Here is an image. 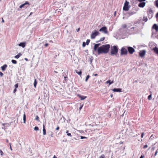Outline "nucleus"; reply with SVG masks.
<instances>
[{"label": "nucleus", "mask_w": 158, "mask_h": 158, "mask_svg": "<svg viewBox=\"0 0 158 158\" xmlns=\"http://www.w3.org/2000/svg\"><path fill=\"white\" fill-rule=\"evenodd\" d=\"M110 48V45L109 44L102 45L98 49V55L101 54L107 53Z\"/></svg>", "instance_id": "f257e3e1"}, {"label": "nucleus", "mask_w": 158, "mask_h": 158, "mask_svg": "<svg viewBox=\"0 0 158 158\" xmlns=\"http://www.w3.org/2000/svg\"><path fill=\"white\" fill-rule=\"evenodd\" d=\"M118 48L116 46L111 47L110 49V53L111 55H116L118 53Z\"/></svg>", "instance_id": "f03ea898"}, {"label": "nucleus", "mask_w": 158, "mask_h": 158, "mask_svg": "<svg viewBox=\"0 0 158 158\" xmlns=\"http://www.w3.org/2000/svg\"><path fill=\"white\" fill-rule=\"evenodd\" d=\"M100 45V44H95L94 48L93 49L92 52L93 54L97 56L96 54V51L98 50V49L99 47V46Z\"/></svg>", "instance_id": "7ed1b4c3"}, {"label": "nucleus", "mask_w": 158, "mask_h": 158, "mask_svg": "<svg viewBox=\"0 0 158 158\" xmlns=\"http://www.w3.org/2000/svg\"><path fill=\"white\" fill-rule=\"evenodd\" d=\"M129 2L127 1H126L124 3V6L123 7V10L127 11L129 10V7H128Z\"/></svg>", "instance_id": "20e7f679"}, {"label": "nucleus", "mask_w": 158, "mask_h": 158, "mask_svg": "<svg viewBox=\"0 0 158 158\" xmlns=\"http://www.w3.org/2000/svg\"><path fill=\"white\" fill-rule=\"evenodd\" d=\"M99 34V33L97 31H95L92 33L91 35V39H94L95 38V37L98 35Z\"/></svg>", "instance_id": "39448f33"}, {"label": "nucleus", "mask_w": 158, "mask_h": 158, "mask_svg": "<svg viewBox=\"0 0 158 158\" xmlns=\"http://www.w3.org/2000/svg\"><path fill=\"white\" fill-rule=\"evenodd\" d=\"M121 55H126L127 53V49L124 47H122L121 49Z\"/></svg>", "instance_id": "423d86ee"}, {"label": "nucleus", "mask_w": 158, "mask_h": 158, "mask_svg": "<svg viewBox=\"0 0 158 158\" xmlns=\"http://www.w3.org/2000/svg\"><path fill=\"white\" fill-rule=\"evenodd\" d=\"M148 14L149 16L150 17V18H152L153 14V11L151 9H148Z\"/></svg>", "instance_id": "0eeeda50"}, {"label": "nucleus", "mask_w": 158, "mask_h": 158, "mask_svg": "<svg viewBox=\"0 0 158 158\" xmlns=\"http://www.w3.org/2000/svg\"><path fill=\"white\" fill-rule=\"evenodd\" d=\"M128 51L130 54H133L135 52V49L132 47H127Z\"/></svg>", "instance_id": "6e6552de"}, {"label": "nucleus", "mask_w": 158, "mask_h": 158, "mask_svg": "<svg viewBox=\"0 0 158 158\" xmlns=\"http://www.w3.org/2000/svg\"><path fill=\"white\" fill-rule=\"evenodd\" d=\"M99 31H102L105 33H107V28L105 26L103 27L100 28L99 29Z\"/></svg>", "instance_id": "1a4fd4ad"}, {"label": "nucleus", "mask_w": 158, "mask_h": 158, "mask_svg": "<svg viewBox=\"0 0 158 158\" xmlns=\"http://www.w3.org/2000/svg\"><path fill=\"white\" fill-rule=\"evenodd\" d=\"M29 5V3L27 2H26L24 3L21 5L19 6V8H22L23 7L24 8H26L27 7V5Z\"/></svg>", "instance_id": "9d476101"}, {"label": "nucleus", "mask_w": 158, "mask_h": 158, "mask_svg": "<svg viewBox=\"0 0 158 158\" xmlns=\"http://www.w3.org/2000/svg\"><path fill=\"white\" fill-rule=\"evenodd\" d=\"M146 51L145 50H143L139 52V55L141 57H143L145 55Z\"/></svg>", "instance_id": "9b49d317"}, {"label": "nucleus", "mask_w": 158, "mask_h": 158, "mask_svg": "<svg viewBox=\"0 0 158 158\" xmlns=\"http://www.w3.org/2000/svg\"><path fill=\"white\" fill-rule=\"evenodd\" d=\"M152 29H155L156 32L158 31V26L156 24H153L152 27Z\"/></svg>", "instance_id": "f8f14e48"}, {"label": "nucleus", "mask_w": 158, "mask_h": 158, "mask_svg": "<svg viewBox=\"0 0 158 158\" xmlns=\"http://www.w3.org/2000/svg\"><path fill=\"white\" fill-rule=\"evenodd\" d=\"M146 4L145 2H142L140 3L138 5L139 7L143 8L144 7Z\"/></svg>", "instance_id": "ddd939ff"}, {"label": "nucleus", "mask_w": 158, "mask_h": 158, "mask_svg": "<svg viewBox=\"0 0 158 158\" xmlns=\"http://www.w3.org/2000/svg\"><path fill=\"white\" fill-rule=\"evenodd\" d=\"M26 42H21L19 44V46L22 47L23 48H24L26 46Z\"/></svg>", "instance_id": "4468645a"}, {"label": "nucleus", "mask_w": 158, "mask_h": 158, "mask_svg": "<svg viewBox=\"0 0 158 158\" xmlns=\"http://www.w3.org/2000/svg\"><path fill=\"white\" fill-rule=\"evenodd\" d=\"M113 91L114 92H121V89L120 88H114L113 89Z\"/></svg>", "instance_id": "2eb2a0df"}, {"label": "nucleus", "mask_w": 158, "mask_h": 158, "mask_svg": "<svg viewBox=\"0 0 158 158\" xmlns=\"http://www.w3.org/2000/svg\"><path fill=\"white\" fill-rule=\"evenodd\" d=\"M77 96L78 97L80 98L81 100H84L87 98L86 96H82L81 95L79 94H77Z\"/></svg>", "instance_id": "dca6fc26"}, {"label": "nucleus", "mask_w": 158, "mask_h": 158, "mask_svg": "<svg viewBox=\"0 0 158 158\" xmlns=\"http://www.w3.org/2000/svg\"><path fill=\"white\" fill-rule=\"evenodd\" d=\"M153 49L155 52L158 55V48L156 47H155L153 48Z\"/></svg>", "instance_id": "f3484780"}, {"label": "nucleus", "mask_w": 158, "mask_h": 158, "mask_svg": "<svg viewBox=\"0 0 158 158\" xmlns=\"http://www.w3.org/2000/svg\"><path fill=\"white\" fill-rule=\"evenodd\" d=\"M7 67V65L6 64H4L3 66L1 67L2 70V71H5L6 70V68Z\"/></svg>", "instance_id": "a211bd4d"}, {"label": "nucleus", "mask_w": 158, "mask_h": 158, "mask_svg": "<svg viewBox=\"0 0 158 158\" xmlns=\"http://www.w3.org/2000/svg\"><path fill=\"white\" fill-rule=\"evenodd\" d=\"M22 55V54L21 53H19L17 55L15 56L14 57L16 59H18Z\"/></svg>", "instance_id": "6ab92c4d"}, {"label": "nucleus", "mask_w": 158, "mask_h": 158, "mask_svg": "<svg viewBox=\"0 0 158 158\" xmlns=\"http://www.w3.org/2000/svg\"><path fill=\"white\" fill-rule=\"evenodd\" d=\"M114 83V81H110V80H109L107 81L106 83V84L109 83V85H110L111 84H112L113 83Z\"/></svg>", "instance_id": "aec40b11"}, {"label": "nucleus", "mask_w": 158, "mask_h": 158, "mask_svg": "<svg viewBox=\"0 0 158 158\" xmlns=\"http://www.w3.org/2000/svg\"><path fill=\"white\" fill-rule=\"evenodd\" d=\"M43 134L44 135H45L46 134V131L44 128V125L43 127Z\"/></svg>", "instance_id": "412c9836"}, {"label": "nucleus", "mask_w": 158, "mask_h": 158, "mask_svg": "<svg viewBox=\"0 0 158 158\" xmlns=\"http://www.w3.org/2000/svg\"><path fill=\"white\" fill-rule=\"evenodd\" d=\"M2 125H3V126H4L5 127H8L10 126V125L8 123L2 124Z\"/></svg>", "instance_id": "4be33fe9"}, {"label": "nucleus", "mask_w": 158, "mask_h": 158, "mask_svg": "<svg viewBox=\"0 0 158 158\" xmlns=\"http://www.w3.org/2000/svg\"><path fill=\"white\" fill-rule=\"evenodd\" d=\"M24 113H25L24 112ZM26 116L25 113H24L23 116V123H25L26 122Z\"/></svg>", "instance_id": "5701e85b"}, {"label": "nucleus", "mask_w": 158, "mask_h": 158, "mask_svg": "<svg viewBox=\"0 0 158 158\" xmlns=\"http://www.w3.org/2000/svg\"><path fill=\"white\" fill-rule=\"evenodd\" d=\"M37 84V82L36 81V79H35L34 84V85L35 88H36Z\"/></svg>", "instance_id": "b1692460"}, {"label": "nucleus", "mask_w": 158, "mask_h": 158, "mask_svg": "<svg viewBox=\"0 0 158 158\" xmlns=\"http://www.w3.org/2000/svg\"><path fill=\"white\" fill-rule=\"evenodd\" d=\"M155 3L156 7L158 8V0H156L155 2Z\"/></svg>", "instance_id": "393cba45"}, {"label": "nucleus", "mask_w": 158, "mask_h": 158, "mask_svg": "<svg viewBox=\"0 0 158 158\" xmlns=\"http://www.w3.org/2000/svg\"><path fill=\"white\" fill-rule=\"evenodd\" d=\"M143 20L145 22H147L148 21V19L147 17L144 16L143 19Z\"/></svg>", "instance_id": "a878e982"}, {"label": "nucleus", "mask_w": 158, "mask_h": 158, "mask_svg": "<svg viewBox=\"0 0 158 158\" xmlns=\"http://www.w3.org/2000/svg\"><path fill=\"white\" fill-rule=\"evenodd\" d=\"M11 62L12 63H13L14 64H16L17 63V61L16 60H11Z\"/></svg>", "instance_id": "bb28decb"}, {"label": "nucleus", "mask_w": 158, "mask_h": 158, "mask_svg": "<svg viewBox=\"0 0 158 158\" xmlns=\"http://www.w3.org/2000/svg\"><path fill=\"white\" fill-rule=\"evenodd\" d=\"M76 73L80 75H81V74L82 73V72L81 71H80L79 72H78L77 71H76Z\"/></svg>", "instance_id": "cd10ccee"}, {"label": "nucleus", "mask_w": 158, "mask_h": 158, "mask_svg": "<svg viewBox=\"0 0 158 158\" xmlns=\"http://www.w3.org/2000/svg\"><path fill=\"white\" fill-rule=\"evenodd\" d=\"M66 133H67V135L68 136H70V137H72V135H71V133H69V131H66Z\"/></svg>", "instance_id": "c85d7f7f"}, {"label": "nucleus", "mask_w": 158, "mask_h": 158, "mask_svg": "<svg viewBox=\"0 0 158 158\" xmlns=\"http://www.w3.org/2000/svg\"><path fill=\"white\" fill-rule=\"evenodd\" d=\"M105 38L104 37L101 38L99 40L98 42H101L104 40L105 39Z\"/></svg>", "instance_id": "c756f323"}, {"label": "nucleus", "mask_w": 158, "mask_h": 158, "mask_svg": "<svg viewBox=\"0 0 158 158\" xmlns=\"http://www.w3.org/2000/svg\"><path fill=\"white\" fill-rule=\"evenodd\" d=\"M90 41V40H89V39L87 40H86V44L87 45H88Z\"/></svg>", "instance_id": "7c9ffc66"}, {"label": "nucleus", "mask_w": 158, "mask_h": 158, "mask_svg": "<svg viewBox=\"0 0 158 158\" xmlns=\"http://www.w3.org/2000/svg\"><path fill=\"white\" fill-rule=\"evenodd\" d=\"M90 77V76L89 75H87V76H86V79L85 80V81L86 82H87L88 80V79Z\"/></svg>", "instance_id": "2f4dec72"}, {"label": "nucleus", "mask_w": 158, "mask_h": 158, "mask_svg": "<svg viewBox=\"0 0 158 158\" xmlns=\"http://www.w3.org/2000/svg\"><path fill=\"white\" fill-rule=\"evenodd\" d=\"M99 158H105V156L104 154H102Z\"/></svg>", "instance_id": "473e14b6"}, {"label": "nucleus", "mask_w": 158, "mask_h": 158, "mask_svg": "<svg viewBox=\"0 0 158 158\" xmlns=\"http://www.w3.org/2000/svg\"><path fill=\"white\" fill-rule=\"evenodd\" d=\"M148 99L149 100H150L152 99V95L150 94L149 95L148 97Z\"/></svg>", "instance_id": "72a5a7b5"}, {"label": "nucleus", "mask_w": 158, "mask_h": 158, "mask_svg": "<svg viewBox=\"0 0 158 158\" xmlns=\"http://www.w3.org/2000/svg\"><path fill=\"white\" fill-rule=\"evenodd\" d=\"M4 154L3 152L1 150H0V155L2 156Z\"/></svg>", "instance_id": "f704fd0d"}, {"label": "nucleus", "mask_w": 158, "mask_h": 158, "mask_svg": "<svg viewBox=\"0 0 158 158\" xmlns=\"http://www.w3.org/2000/svg\"><path fill=\"white\" fill-rule=\"evenodd\" d=\"M127 27V26L126 24H123L122 25V27L124 28H126V27Z\"/></svg>", "instance_id": "c9c22d12"}, {"label": "nucleus", "mask_w": 158, "mask_h": 158, "mask_svg": "<svg viewBox=\"0 0 158 158\" xmlns=\"http://www.w3.org/2000/svg\"><path fill=\"white\" fill-rule=\"evenodd\" d=\"M34 130H35V131H38V130H39V128H38V127H34Z\"/></svg>", "instance_id": "e433bc0d"}, {"label": "nucleus", "mask_w": 158, "mask_h": 158, "mask_svg": "<svg viewBox=\"0 0 158 158\" xmlns=\"http://www.w3.org/2000/svg\"><path fill=\"white\" fill-rule=\"evenodd\" d=\"M80 137H81V139H87V138L86 137H85V136H81Z\"/></svg>", "instance_id": "4c0bfd02"}, {"label": "nucleus", "mask_w": 158, "mask_h": 158, "mask_svg": "<svg viewBox=\"0 0 158 158\" xmlns=\"http://www.w3.org/2000/svg\"><path fill=\"white\" fill-rule=\"evenodd\" d=\"M86 44L85 42H83V44H82V46L83 47H85V46Z\"/></svg>", "instance_id": "58836bf2"}, {"label": "nucleus", "mask_w": 158, "mask_h": 158, "mask_svg": "<svg viewBox=\"0 0 158 158\" xmlns=\"http://www.w3.org/2000/svg\"><path fill=\"white\" fill-rule=\"evenodd\" d=\"M39 117H38V116H36L35 118V120H37V121H39Z\"/></svg>", "instance_id": "ea45409f"}, {"label": "nucleus", "mask_w": 158, "mask_h": 158, "mask_svg": "<svg viewBox=\"0 0 158 158\" xmlns=\"http://www.w3.org/2000/svg\"><path fill=\"white\" fill-rule=\"evenodd\" d=\"M148 147V145L147 144H146L144 146L143 148L144 149H145V148H147Z\"/></svg>", "instance_id": "a19ab883"}, {"label": "nucleus", "mask_w": 158, "mask_h": 158, "mask_svg": "<svg viewBox=\"0 0 158 158\" xmlns=\"http://www.w3.org/2000/svg\"><path fill=\"white\" fill-rule=\"evenodd\" d=\"M15 88H17L18 87V83H17L15 85Z\"/></svg>", "instance_id": "79ce46f5"}, {"label": "nucleus", "mask_w": 158, "mask_h": 158, "mask_svg": "<svg viewBox=\"0 0 158 158\" xmlns=\"http://www.w3.org/2000/svg\"><path fill=\"white\" fill-rule=\"evenodd\" d=\"M3 73H2L1 72H0V76L1 77H2L3 76Z\"/></svg>", "instance_id": "37998d69"}, {"label": "nucleus", "mask_w": 158, "mask_h": 158, "mask_svg": "<svg viewBox=\"0 0 158 158\" xmlns=\"http://www.w3.org/2000/svg\"><path fill=\"white\" fill-rule=\"evenodd\" d=\"M93 60V59H92V58H91L90 59V64H91L92 63V60Z\"/></svg>", "instance_id": "c03bdc74"}, {"label": "nucleus", "mask_w": 158, "mask_h": 158, "mask_svg": "<svg viewBox=\"0 0 158 158\" xmlns=\"http://www.w3.org/2000/svg\"><path fill=\"white\" fill-rule=\"evenodd\" d=\"M17 91L16 88H15L13 92L14 93H15Z\"/></svg>", "instance_id": "a18cd8bd"}, {"label": "nucleus", "mask_w": 158, "mask_h": 158, "mask_svg": "<svg viewBox=\"0 0 158 158\" xmlns=\"http://www.w3.org/2000/svg\"><path fill=\"white\" fill-rule=\"evenodd\" d=\"M144 135V133L143 132L141 135V138H143Z\"/></svg>", "instance_id": "49530a36"}, {"label": "nucleus", "mask_w": 158, "mask_h": 158, "mask_svg": "<svg viewBox=\"0 0 158 158\" xmlns=\"http://www.w3.org/2000/svg\"><path fill=\"white\" fill-rule=\"evenodd\" d=\"M59 127H57L56 128V130H58L59 129Z\"/></svg>", "instance_id": "de8ad7c7"}, {"label": "nucleus", "mask_w": 158, "mask_h": 158, "mask_svg": "<svg viewBox=\"0 0 158 158\" xmlns=\"http://www.w3.org/2000/svg\"><path fill=\"white\" fill-rule=\"evenodd\" d=\"M155 147H153L152 148L151 150L152 151H154L155 150Z\"/></svg>", "instance_id": "09e8293b"}, {"label": "nucleus", "mask_w": 158, "mask_h": 158, "mask_svg": "<svg viewBox=\"0 0 158 158\" xmlns=\"http://www.w3.org/2000/svg\"><path fill=\"white\" fill-rule=\"evenodd\" d=\"M2 129H3L5 131L6 130L5 127L4 126H3V127H2Z\"/></svg>", "instance_id": "8fccbe9b"}, {"label": "nucleus", "mask_w": 158, "mask_h": 158, "mask_svg": "<svg viewBox=\"0 0 158 158\" xmlns=\"http://www.w3.org/2000/svg\"><path fill=\"white\" fill-rule=\"evenodd\" d=\"M156 17L158 19V12L157 13L156 15Z\"/></svg>", "instance_id": "3c124183"}, {"label": "nucleus", "mask_w": 158, "mask_h": 158, "mask_svg": "<svg viewBox=\"0 0 158 158\" xmlns=\"http://www.w3.org/2000/svg\"><path fill=\"white\" fill-rule=\"evenodd\" d=\"M48 45V44L46 43V44H45V47H47Z\"/></svg>", "instance_id": "603ef678"}, {"label": "nucleus", "mask_w": 158, "mask_h": 158, "mask_svg": "<svg viewBox=\"0 0 158 158\" xmlns=\"http://www.w3.org/2000/svg\"><path fill=\"white\" fill-rule=\"evenodd\" d=\"M143 157H144V156L142 155L140 157V158H143Z\"/></svg>", "instance_id": "864d4df0"}, {"label": "nucleus", "mask_w": 158, "mask_h": 158, "mask_svg": "<svg viewBox=\"0 0 158 158\" xmlns=\"http://www.w3.org/2000/svg\"><path fill=\"white\" fill-rule=\"evenodd\" d=\"M82 106H81L79 107V110H81V108H82Z\"/></svg>", "instance_id": "5fc2aeb1"}, {"label": "nucleus", "mask_w": 158, "mask_h": 158, "mask_svg": "<svg viewBox=\"0 0 158 158\" xmlns=\"http://www.w3.org/2000/svg\"><path fill=\"white\" fill-rule=\"evenodd\" d=\"M79 30H80V28H78V29H77V32H78V31H79Z\"/></svg>", "instance_id": "6e6d98bb"}, {"label": "nucleus", "mask_w": 158, "mask_h": 158, "mask_svg": "<svg viewBox=\"0 0 158 158\" xmlns=\"http://www.w3.org/2000/svg\"><path fill=\"white\" fill-rule=\"evenodd\" d=\"M93 75L94 76H98V74H94Z\"/></svg>", "instance_id": "4d7b16f0"}, {"label": "nucleus", "mask_w": 158, "mask_h": 158, "mask_svg": "<svg viewBox=\"0 0 158 158\" xmlns=\"http://www.w3.org/2000/svg\"><path fill=\"white\" fill-rule=\"evenodd\" d=\"M2 23H4V21L2 18Z\"/></svg>", "instance_id": "13d9d810"}, {"label": "nucleus", "mask_w": 158, "mask_h": 158, "mask_svg": "<svg viewBox=\"0 0 158 158\" xmlns=\"http://www.w3.org/2000/svg\"><path fill=\"white\" fill-rule=\"evenodd\" d=\"M24 59H25L26 60V61H28V59L27 58H25Z\"/></svg>", "instance_id": "bf43d9fd"}, {"label": "nucleus", "mask_w": 158, "mask_h": 158, "mask_svg": "<svg viewBox=\"0 0 158 158\" xmlns=\"http://www.w3.org/2000/svg\"><path fill=\"white\" fill-rule=\"evenodd\" d=\"M157 152H155V154H154V156H155L156 155V154H157Z\"/></svg>", "instance_id": "052dcab7"}, {"label": "nucleus", "mask_w": 158, "mask_h": 158, "mask_svg": "<svg viewBox=\"0 0 158 158\" xmlns=\"http://www.w3.org/2000/svg\"><path fill=\"white\" fill-rule=\"evenodd\" d=\"M153 135H151V137H150V139H152V138H152V137Z\"/></svg>", "instance_id": "680f3d73"}, {"label": "nucleus", "mask_w": 158, "mask_h": 158, "mask_svg": "<svg viewBox=\"0 0 158 158\" xmlns=\"http://www.w3.org/2000/svg\"><path fill=\"white\" fill-rule=\"evenodd\" d=\"M10 150H12V148H11V146H10Z\"/></svg>", "instance_id": "e2e57ef3"}, {"label": "nucleus", "mask_w": 158, "mask_h": 158, "mask_svg": "<svg viewBox=\"0 0 158 158\" xmlns=\"http://www.w3.org/2000/svg\"><path fill=\"white\" fill-rule=\"evenodd\" d=\"M136 0L137 1H139V2H141L142 1V0Z\"/></svg>", "instance_id": "0e129e2a"}, {"label": "nucleus", "mask_w": 158, "mask_h": 158, "mask_svg": "<svg viewBox=\"0 0 158 158\" xmlns=\"http://www.w3.org/2000/svg\"><path fill=\"white\" fill-rule=\"evenodd\" d=\"M110 97L112 98L113 97V95L112 94H111L110 95Z\"/></svg>", "instance_id": "69168bd1"}, {"label": "nucleus", "mask_w": 158, "mask_h": 158, "mask_svg": "<svg viewBox=\"0 0 158 158\" xmlns=\"http://www.w3.org/2000/svg\"><path fill=\"white\" fill-rule=\"evenodd\" d=\"M53 158H56V157L54 155L53 157Z\"/></svg>", "instance_id": "338daca9"}, {"label": "nucleus", "mask_w": 158, "mask_h": 158, "mask_svg": "<svg viewBox=\"0 0 158 158\" xmlns=\"http://www.w3.org/2000/svg\"><path fill=\"white\" fill-rule=\"evenodd\" d=\"M156 152H157V153H158V149H157V150H156Z\"/></svg>", "instance_id": "774afa93"}]
</instances>
